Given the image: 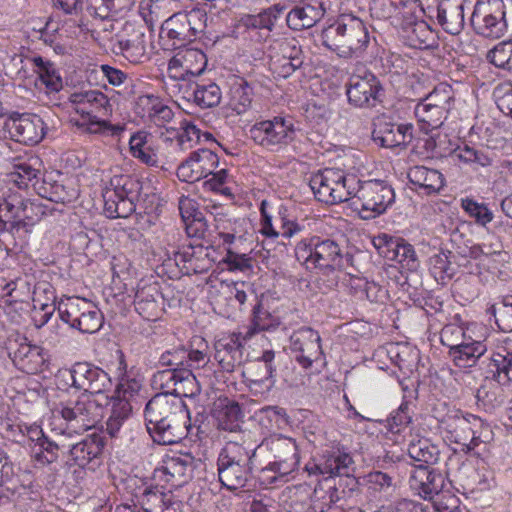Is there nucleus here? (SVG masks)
Returning <instances> with one entry per match:
<instances>
[{
  "instance_id": "nucleus-1",
  "label": "nucleus",
  "mask_w": 512,
  "mask_h": 512,
  "mask_svg": "<svg viewBox=\"0 0 512 512\" xmlns=\"http://www.w3.org/2000/svg\"><path fill=\"white\" fill-rule=\"evenodd\" d=\"M144 417L147 432L159 445L178 443L187 435L189 412L180 399L156 394L147 402Z\"/></svg>"
},
{
  "instance_id": "nucleus-2",
  "label": "nucleus",
  "mask_w": 512,
  "mask_h": 512,
  "mask_svg": "<svg viewBox=\"0 0 512 512\" xmlns=\"http://www.w3.org/2000/svg\"><path fill=\"white\" fill-rule=\"evenodd\" d=\"M322 44L345 59L362 57L370 43L367 24L352 14H341L323 29Z\"/></svg>"
},
{
  "instance_id": "nucleus-3",
  "label": "nucleus",
  "mask_w": 512,
  "mask_h": 512,
  "mask_svg": "<svg viewBox=\"0 0 512 512\" xmlns=\"http://www.w3.org/2000/svg\"><path fill=\"white\" fill-rule=\"evenodd\" d=\"M107 397L94 399L91 395H81L77 400L60 402L52 411L53 430L59 434L81 433L92 427L104 416Z\"/></svg>"
},
{
  "instance_id": "nucleus-4",
  "label": "nucleus",
  "mask_w": 512,
  "mask_h": 512,
  "mask_svg": "<svg viewBox=\"0 0 512 512\" xmlns=\"http://www.w3.org/2000/svg\"><path fill=\"white\" fill-rule=\"evenodd\" d=\"M253 449L256 454H263L266 461L258 476L263 485L273 484L279 477L293 472L299 464L298 446L291 437L272 435Z\"/></svg>"
},
{
  "instance_id": "nucleus-5",
  "label": "nucleus",
  "mask_w": 512,
  "mask_h": 512,
  "mask_svg": "<svg viewBox=\"0 0 512 512\" xmlns=\"http://www.w3.org/2000/svg\"><path fill=\"white\" fill-rule=\"evenodd\" d=\"M256 450L244 443L228 441L221 449L217 458L218 480L230 491L248 486L252 480L253 458Z\"/></svg>"
},
{
  "instance_id": "nucleus-6",
  "label": "nucleus",
  "mask_w": 512,
  "mask_h": 512,
  "mask_svg": "<svg viewBox=\"0 0 512 512\" xmlns=\"http://www.w3.org/2000/svg\"><path fill=\"white\" fill-rule=\"evenodd\" d=\"M295 256L308 268H318L324 272L347 270L354 266L351 253L344 251L336 241L317 236L301 240L295 247Z\"/></svg>"
},
{
  "instance_id": "nucleus-7",
  "label": "nucleus",
  "mask_w": 512,
  "mask_h": 512,
  "mask_svg": "<svg viewBox=\"0 0 512 512\" xmlns=\"http://www.w3.org/2000/svg\"><path fill=\"white\" fill-rule=\"evenodd\" d=\"M142 182L131 175H114L103 190L104 212L109 218H127L136 211Z\"/></svg>"
},
{
  "instance_id": "nucleus-8",
  "label": "nucleus",
  "mask_w": 512,
  "mask_h": 512,
  "mask_svg": "<svg viewBox=\"0 0 512 512\" xmlns=\"http://www.w3.org/2000/svg\"><path fill=\"white\" fill-rule=\"evenodd\" d=\"M357 179L353 174L327 168L311 178L310 187L319 201L337 204L353 199Z\"/></svg>"
},
{
  "instance_id": "nucleus-9",
  "label": "nucleus",
  "mask_w": 512,
  "mask_h": 512,
  "mask_svg": "<svg viewBox=\"0 0 512 512\" xmlns=\"http://www.w3.org/2000/svg\"><path fill=\"white\" fill-rule=\"evenodd\" d=\"M60 319L82 333H95L103 323L101 311L91 301L80 297L61 300L57 307Z\"/></svg>"
},
{
  "instance_id": "nucleus-10",
  "label": "nucleus",
  "mask_w": 512,
  "mask_h": 512,
  "mask_svg": "<svg viewBox=\"0 0 512 512\" xmlns=\"http://www.w3.org/2000/svg\"><path fill=\"white\" fill-rule=\"evenodd\" d=\"M474 31L485 38L498 39L507 32L503 0H477L470 18Z\"/></svg>"
},
{
  "instance_id": "nucleus-11",
  "label": "nucleus",
  "mask_w": 512,
  "mask_h": 512,
  "mask_svg": "<svg viewBox=\"0 0 512 512\" xmlns=\"http://www.w3.org/2000/svg\"><path fill=\"white\" fill-rule=\"evenodd\" d=\"M353 205L360 203L362 218L370 219L384 213L394 202L395 193L392 187L380 180L361 182L357 179V186L353 192Z\"/></svg>"
},
{
  "instance_id": "nucleus-12",
  "label": "nucleus",
  "mask_w": 512,
  "mask_h": 512,
  "mask_svg": "<svg viewBox=\"0 0 512 512\" xmlns=\"http://www.w3.org/2000/svg\"><path fill=\"white\" fill-rule=\"evenodd\" d=\"M250 138L259 146L278 151L296 137L294 123L289 118L276 116L271 120L256 122L249 129Z\"/></svg>"
},
{
  "instance_id": "nucleus-13",
  "label": "nucleus",
  "mask_w": 512,
  "mask_h": 512,
  "mask_svg": "<svg viewBox=\"0 0 512 512\" xmlns=\"http://www.w3.org/2000/svg\"><path fill=\"white\" fill-rule=\"evenodd\" d=\"M268 65L275 77L286 79L303 65V52L295 38H281L267 49Z\"/></svg>"
},
{
  "instance_id": "nucleus-14",
  "label": "nucleus",
  "mask_w": 512,
  "mask_h": 512,
  "mask_svg": "<svg viewBox=\"0 0 512 512\" xmlns=\"http://www.w3.org/2000/svg\"><path fill=\"white\" fill-rule=\"evenodd\" d=\"M65 374L71 379L73 387L85 392L83 395H91L98 400L107 397L106 393L113 386L106 371L88 362L75 363Z\"/></svg>"
},
{
  "instance_id": "nucleus-15",
  "label": "nucleus",
  "mask_w": 512,
  "mask_h": 512,
  "mask_svg": "<svg viewBox=\"0 0 512 512\" xmlns=\"http://www.w3.org/2000/svg\"><path fill=\"white\" fill-rule=\"evenodd\" d=\"M382 85L370 71L350 76L346 84V94L351 105L358 108L375 107L381 100Z\"/></svg>"
},
{
  "instance_id": "nucleus-16",
  "label": "nucleus",
  "mask_w": 512,
  "mask_h": 512,
  "mask_svg": "<svg viewBox=\"0 0 512 512\" xmlns=\"http://www.w3.org/2000/svg\"><path fill=\"white\" fill-rule=\"evenodd\" d=\"M290 349L296 354L297 363L304 369L311 368L313 363L319 361L325 364L321 337L310 327H301L291 334Z\"/></svg>"
},
{
  "instance_id": "nucleus-17",
  "label": "nucleus",
  "mask_w": 512,
  "mask_h": 512,
  "mask_svg": "<svg viewBox=\"0 0 512 512\" xmlns=\"http://www.w3.org/2000/svg\"><path fill=\"white\" fill-rule=\"evenodd\" d=\"M372 244L379 255L387 260L396 261L403 268L414 271L419 266L414 247L403 238L381 233L372 239Z\"/></svg>"
},
{
  "instance_id": "nucleus-18",
  "label": "nucleus",
  "mask_w": 512,
  "mask_h": 512,
  "mask_svg": "<svg viewBox=\"0 0 512 512\" xmlns=\"http://www.w3.org/2000/svg\"><path fill=\"white\" fill-rule=\"evenodd\" d=\"M4 128L9 137L21 144H38L45 135V124L36 114H13L6 119Z\"/></svg>"
},
{
  "instance_id": "nucleus-19",
  "label": "nucleus",
  "mask_w": 512,
  "mask_h": 512,
  "mask_svg": "<svg viewBox=\"0 0 512 512\" xmlns=\"http://www.w3.org/2000/svg\"><path fill=\"white\" fill-rule=\"evenodd\" d=\"M20 234L30 233L31 227L44 215V209L18 192H10L2 199Z\"/></svg>"
},
{
  "instance_id": "nucleus-20",
  "label": "nucleus",
  "mask_w": 512,
  "mask_h": 512,
  "mask_svg": "<svg viewBox=\"0 0 512 512\" xmlns=\"http://www.w3.org/2000/svg\"><path fill=\"white\" fill-rule=\"evenodd\" d=\"M219 157L210 149H198L190 153L189 157L177 168V177L180 181L193 183L207 178L218 167Z\"/></svg>"
},
{
  "instance_id": "nucleus-21",
  "label": "nucleus",
  "mask_w": 512,
  "mask_h": 512,
  "mask_svg": "<svg viewBox=\"0 0 512 512\" xmlns=\"http://www.w3.org/2000/svg\"><path fill=\"white\" fill-rule=\"evenodd\" d=\"M104 439L101 435L93 433L80 441L69 445L67 463L70 466L90 468L94 470L101 460L104 449Z\"/></svg>"
},
{
  "instance_id": "nucleus-22",
  "label": "nucleus",
  "mask_w": 512,
  "mask_h": 512,
  "mask_svg": "<svg viewBox=\"0 0 512 512\" xmlns=\"http://www.w3.org/2000/svg\"><path fill=\"white\" fill-rule=\"evenodd\" d=\"M214 211V231L227 248L231 247L236 241H244L249 229V222L245 218L230 217L220 206H212Z\"/></svg>"
},
{
  "instance_id": "nucleus-23",
  "label": "nucleus",
  "mask_w": 512,
  "mask_h": 512,
  "mask_svg": "<svg viewBox=\"0 0 512 512\" xmlns=\"http://www.w3.org/2000/svg\"><path fill=\"white\" fill-rule=\"evenodd\" d=\"M411 123H391L380 121L372 132L373 140L382 147H406L414 137Z\"/></svg>"
},
{
  "instance_id": "nucleus-24",
  "label": "nucleus",
  "mask_w": 512,
  "mask_h": 512,
  "mask_svg": "<svg viewBox=\"0 0 512 512\" xmlns=\"http://www.w3.org/2000/svg\"><path fill=\"white\" fill-rule=\"evenodd\" d=\"M241 339L236 335H227L215 342L214 359L222 372L232 373L243 362V347Z\"/></svg>"
},
{
  "instance_id": "nucleus-25",
  "label": "nucleus",
  "mask_w": 512,
  "mask_h": 512,
  "mask_svg": "<svg viewBox=\"0 0 512 512\" xmlns=\"http://www.w3.org/2000/svg\"><path fill=\"white\" fill-rule=\"evenodd\" d=\"M163 304V296L157 283H139L134 296L135 310L144 319L156 320L159 318Z\"/></svg>"
},
{
  "instance_id": "nucleus-26",
  "label": "nucleus",
  "mask_w": 512,
  "mask_h": 512,
  "mask_svg": "<svg viewBox=\"0 0 512 512\" xmlns=\"http://www.w3.org/2000/svg\"><path fill=\"white\" fill-rule=\"evenodd\" d=\"M430 465L419 464L412 471L409 484L425 499H433L444 487V477L441 473L430 470Z\"/></svg>"
},
{
  "instance_id": "nucleus-27",
  "label": "nucleus",
  "mask_w": 512,
  "mask_h": 512,
  "mask_svg": "<svg viewBox=\"0 0 512 512\" xmlns=\"http://www.w3.org/2000/svg\"><path fill=\"white\" fill-rule=\"evenodd\" d=\"M467 0H441L437 7V20L449 34L458 35L465 25Z\"/></svg>"
},
{
  "instance_id": "nucleus-28",
  "label": "nucleus",
  "mask_w": 512,
  "mask_h": 512,
  "mask_svg": "<svg viewBox=\"0 0 512 512\" xmlns=\"http://www.w3.org/2000/svg\"><path fill=\"white\" fill-rule=\"evenodd\" d=\"M70 102L74 105V110L79 115L89 116L85 105L88 104L92 108L90 112L99 117H108L112 115V105L108 97L99 90H88L76 92L70 96Z\"/></svg>"
},
{
  "instance_id": "nucleus-29",
  "label": "nucleus",
  "mask_w": 512,
  "mask_h": 512,
  "mask_svg": "<svg viewBox=\"0 0 512 512\" xmlns=\"http://www.w3.org/2000/svg\"><path fill=\"white\" fill-rule=\"evenodd\" d=\"M264 202L261 206V233L270 238H277L282 236L284 238H292L300 234L304 230V225L300 224L293 216H291L287 208L281 206L278 212V219L280 221L281 231H277L272 224V217L267 214L264 209Z\"/></svg>"
},
{
  "instance_id": "nucleus-30",
  "label": "nucleus",
  "mask_w": 512,
  "mask_h": 512,
  "mask_svg": "<svg viewBox=\"0 0 512 512\" xmlns=\"http://www.w3.org/2000/svg\"><path fill=\"white\" fill-rule=\"evenodd\" d=\"M275 356L274 350H264L248 364L243 372L244 376L252 383L265 384L266 388H271L275 383Z\"/></svg>"
},
{
  "instance_id": "nucleus-31",
  "label": "nucleus",
  "mask_w": 512,
  "mask_h": 512,
  "mask_svg": "<svg viewBox=\"0 0 512 512\" xmlns=\"http://www.w3.org/2000/svg\"><path fill=\"white\" fill-rule=\"evenodd\" d=\"M41 160L37 156L18 158L13 163V170L10 172L11 181L19 189L30 187L35 191V186L40 184Z\"/></svg>"
},
{
  "instance_id": "nucleus-32",
  "label": "nucleus",
  "mask_w": 512,
  "mask_h": 512,
  "mask_svg": "<svg viewBox=\"0 0 512 512\" xmlns=\"http://www.w3.org/2000/svg\"><path fill=\"white\" fill-rule=\"evenodd\" d=\"M325 14L323 4L318 0L295 6L286 16V22L292 30L300 31L313 27Z\"/></svg>"
},
{
  "instance_id": "nucleus-33",
  "label": "nucleus",
  "mask_w": 512,
  "mask_h": 512,
  "mask_svg": "<svg viewBox=\"0 0 512 512\" xmlns=\"http://www.w3.org/2000/svg\"><path fill=\"white\" fill-rule=\"evenodd\" d=\"M352 465L351 455L342 447L336 446L324 451L317 467L321 474L331 477L348 476L353 471Z\"/></svg>"
},
{
  "instance_id": "nucleus-34",
  "label": "nucleus",
  "mask_w": 512,
  "mask_h": 512,
  "mask_svg": "<svg viewBox=\"0 0 512 512\" xmlns=\"http://www.w3.org/2000/svg\"><path fill=\"white\" fill-rule=\"evenodd\" d=\"M407 176L426 195L438 193L445 185V178L440 171L425 166L411 167Z\"/></svg>"
},
{
  "instance_id": "nucleus-35",
  "label": "nucleus",
  "mask_w": 512,
  "mask_h": 512,
  "mask_svg": "<svg viewBox=\"0 0 512 512\" xmlns=\"http://www.w3.org/2000/svg\"><path fill=\"white\" fill-rule=\"evenodd\" d=\"M451 157L463 164L478 168L491 166L495 153L489 147L463 143L452 151Z\"/></svg>"
},
{
  "instance_id": "nucleus-36",
  "label": "nucleus",
  "mask_w": 512,
  "mask_h": 512,
  "mask_svg": "<svg viewBox=\"0 0 512 512\" xmlns=\"http://www.w3.org/2000/svg\"><path fill=\"white\" fill-rule=\"evenodd\" d=\"M443 429L451 441L472 450L470 413L456 412L443 421Z\"/></svg>"
},
{
  "instance_id": "nucleus-37",
  "label": "nucleus",
  "mask_w": 512,
  "mask_h": 512,
  "mask_svg": "<svg viewBox=\"0 0 512 512\" xmlns=\"http://www.w3.org/2000/svg\"><path fill=\"white\" fill-rule=\"evenodd\" d=\"M487 345L483 341L463 340L459 345L449 351L455 366L459 368L474 367L478 360L487 352Z\"/></svg>"
},
{
  "instance_id": "nucleus-38",
  "label": "nucleus",
  "mask_w": 512,
  "mask_h": 512,
  "mask_svg": "<svg viewBox=\"0 0 512 512\" xmlns=\"http://www.w3.org/2000/svg\"><path fill=\"white\" fill-rule=\"evenodd\" d=\"M108 403L105 410L109 409L110 414L106 421V430L111 437H116L124 422L129 419L132 414V406L127 398L121 396H108Z\"/></svg>"
},
{
  "instance_id": "nucleus-39",
  "label": "nucleus",
  "mask_w": 512,
  "mask_h": 512,
  "mask_svg": "<svg viewBox=\"0 0 512 512\" xmlns=\"http://www.w3.org/2000/svg\"><path fill=\"white\" fill-rule=\"evenodd\" d=\"M207 350L208 345L204 339H199L196 348H185L186 359L184 360V367L192 372L197 371L199 377L210 379L212 376H217L213 370V364L210 362Z\"/></svg>"
},
{
  "instance_id": "nucleus-40",
  "label": "nucleus",
  "mask_w": 512,
  "mask_h": 512,
  "mask_svg": "<svg viewBox=\"0 0 512 512\" xmlns=\"http://www.w3.org/2000/svg\"><path fill=\"white\" fill-rule=\"evenodd\" d=\"M214 416L217 423V428L222 431L230 433L241 432L243 423V414L241 407L234 401H226L215 409Z\"/></svg>"
},
{
  "instance_id": "nucleus-41",
  "label": "nucleus",
  "mask_w": 512,
  "mask_h": 512,
  "mask_svg": "<svg viewBox=\"0 0 512 512\" xmlns=\"http://www.w3.org/2000/svg\"><path fill=\"white\" fill-rule=\"evenodd\" d=\"M10 355L14 365L28 374L38 372L44 361L41 349L26 342L19 344Z\"/></svg>"
},
{
  "instance_id": "nucleus-42",
  "label": "nucleus",
  "mask_w": 512,
  "mask_h": 512,
  "mask_svg": "<svg viewBox=\"0 0 512 512\" xmlns=\"http://www.w3.org/2000/svg\"><path fill=\"white\" fill-rule=\"evenodd\" d=\"M195 465L191 455H179L169 457L164 461L163 471L171 480H175V485L180 486L187 482L193 475Z\"/></svg>"
},
{
  "instance_id": "nucleus-43",
  "label": "nucleus",
  "mask_w": 512,
  "mask_h": 512,
  "mask_svg": "<svg viewBox=\"0 0 512 512\" xmlns=\"http://www.w3.org/2000/svg\"><path fill=\"white\" fill-rule=\"evenodd\" d=\"M33 66L34 71L38 74V82L44 85L47 92H58L63 87L62 78L57 72L53 63L44 60L40 56L27 59Z\"/></svg>"
},
{
  "instance_id": "nucleus-44",
  "label": "nucleus",
  "mask_w": 512,
  "mask_h": 512,
  "mask_svg": "<svg viewBox=\"0 0 512 512\" xmlns=\"http://www.w3.org/2000/svg\"><path fill=\"white\" fill-rule=\"evenodd\" d=\"M173 65L182 68L189 77L201 75L207 66V57L199 49H186L179 51L172 57Z\"/></svg>"
},
{
  "instance_id": "nucleus-45",
  "label": "nucleus",
  "mask_w": 512,
  "mask_h": 512,
  "mask_svg": "<svg viewBox=\"0 0 512 512\" xmlns=\"http://www.w3.org/2000/svg\"><path fill=\"white\" fill-rule=\"evenodd\" d=\"M409 457L423 465H434L438 462L440 450L430 439L425 437L413 438L407 449Z\"/></svg>"
},
{
  "instance_id": "nucleus-46",
  "label": "nucleus",
  "mask_w": 512,
  "mask_h": 512,
  "mask_svg": "<svg viewBox=\"0 0 512 512\" xmlns=\"http://www.w3.org/2000/svg\"><path fill=\"white\" fill-rule=\"evenodd\" d=\"M161 34L173 40V46L181 47L194 41L182 13L168 18L161 27Z\"/></svg>"
},
{
  "instance_id": "nucleus-47",
  "label": "nucleus",
  "mask_w": 512,
  "mask_h": 512,
  "mask_svg": "<svg viewBox=\"0 0 512 512\" xmlns=\"http://www.w3.org/2000/svg\"><path fill=\"white\" fill-rule=\"evenodd\" d=\"M35 192L42 198L63 204L72 202L78 196L76 189L47 179H43L38 186H35Z\"/></svg>"
},
{
  "instance_id": "nucleus-48",
  "label": "nucleus",
  "mask_w": 512,
  "mask_h": 512,
  "mask_svg": "<svg viewBox=\"0 0 512 512\" xmlns=\"http://www.w3.org/2000/svg\"><path fill=\"white\" fill-rule=\"evenodd\" d=\"M414 113L425 133L440 128L448 115L441 107L428 105L422 100L416 105Z\"/></svg>"
},
{
  "instance_id": "nucleus-49",
  "label": "nucleus",
  "mask_w": 512,
  "mask_h": 512,
  "mask_svg": "<svg viewBox=\"0 0 512 512\" xmlns=\"http://www.w3.org/2000/svg\"><path fill=\"white\" fill-rule=\"evenodd\" d=\"M493 379L499 385H506L512 381V351L507 347L500 348L491 356L489 364Z\"/></svg>"
},
{
  "instance_id": "nucleus-50",
  "label": "nucleus",
  "mask_w": 512,
  "mask_h": 512,
  "mask_svg": "<svg viewBox=\"0 0 512 512\" xmlns=\"http://www.w3.org/2000/svg\"><path fill=\"white\" fill-rule=\"evenodd\" d=\"M112 50L133 64L142 63L147 59L144 34H138L132 39H119L113 44Z\"/></svg>"
},
{
  "instance_id": "nucleus-51",
  "label": "nucleus",
  "mask_w": 512,
  "mask_h": 512,
  "mask_svg": "<svg viewBox=\"0 0 512 512\" xmlns=\"http://www.w3.org/2000/svg\"><path fill=\"white\" fill-rule=\"evenodd\" d=\"M138 105L143 107L144 113L158 126L171 121L174 115L169 106L163 104L158 97L153 95L140 96Z\"/></svg>"
},
{
  "instance_id": "nucleus-52",
  "label": "nucleus",
  "mask_w": 512,
  "mask_h": 512,
  "mask_svg": "<svg viewBox=\"0 0 512 512\" xmlns=\"http://www.w3.org/2000/svg\"><path fill=\"white\" fill-rule=\"evenodd\" d=\"M222 98V92L220 87L214 83H197L193 92L189 96V100H192L200 108H211L217 106Z\"/></svg>"
},
{
  "instance_id": "nucleus-53",
  "label": "nucleus",
  "mask_w": 512,
  "mask_h": 512,
  "mask_svg": "<svg viewBox=\"0 0 512 512\" xmlns=\"http://www.w3.org/2000/svg\"><path fill=\"white\" fill-rule=\"evenodd\" d=\"M149 134L145 131L134 133L129 140V150L131 155L148 166H157V157L148 146Z\"/></svg>"
},
{
  "instance_id": "nucleus-54",
  "label": "nucleus",
  "mask_w": 512,
  "mask_h": 512,
  "mask_svg": "<svg viewBox=\"0 0 512 512\" xmlns=\"http://www.w3.org/2000/svg\"><path fill=\"white\" fill-rule=\"evenodd\" d=\"M253 100V88L244 80L234 83L230 90L229 107L238 115L246 113Z\"/></svg>"
},
{
  "instance_id": "nucleus-55",
  "label": "nucleus",
  "mask_w": 512,
  "mask_h": 512,
  "mask_svg": "<svg viewBox=\"0 0 512 512\" xmlns=\"http://www.w3.org/2000/svg\"><path fill=\"white\" fill-rule=\"evenodd\" d=\"M72 121L76 127L89 134L116 136L123 131L122 126L112 125L109 121L102 119L99 116L76 119Z\"/></svg>"
},
{
  "instance_id": "nucleus-56",
  "label": "nucleus",
  "mask_w": 512,
  "mask_h": 512,
  "mask_svg": "<svg viewBox=\"0 0 512 512\" xmlns=\"http://www.w3.org/2000/svg\"><path fill=\"white\" fill-rule=\"evenodd\" d=\"M198 377V374H195L191 370L182 367L180 369L177 386L174 388V394L172 398H191L198 395L201 391V387L197 379Z\"/></svg>"
},
{
  "instance_id": "nucleus-57",
  "label": "nucleus",
  "mask_w": 512,
  "mask_h": 512,
  "mask_svg": "<svg viewBox=\"0 0 512 512\" xmlns=\"http://www.w3.org/2000/svg\"><path fill=\"white\" fill-rule=\"evenodd\" d=\"M482 246L484 250L483 265H487L489 270H499L501 266L508 262L509 254L504 250L498 239L483 242Z\"/></svg>"
},
{
  "instance_id": "nucleus-58",
  "label": "nucleus",
  "mask_w": 512,
  "mask_h": 512,
  "mask_svg": "<svg viewBox=\"0 0 512 512\" xmlns=\"http://www.w3.org/2000/svg\"><path fill=\"white\" fill-rule=\"evenodd\" d=\"M478 405H482L485 410H493L504 403V397L500 393V388L492 381H485L476 392Z\"/></svg>"
},
{
  "instance_id": "nucleus-59",
  "label": "nucleus",
  "mask_w": 512,
  "mask_h": 512,
  "mask_svg": "<svg viewBox=\"0 0 512 512\" xmlns=\"http://www.w3.org/2000/svg\"><path fill=\"white\" fill-rule=\"evenodd\" d=\"M487 60L497 68L512 71V40L496 44L488 51Z\"/></svg>"
},
{
  "instance_id": "nucleus-60",
  "label": "nucleus",
  "mask_w": 512,
  "mask_h": 512,
  "mask_svg": "<svg viewBox=\"0 0 512 512\" xmlns=\"http://www.w3.org/2000/svg\"><path fill=\"white\" fill-rule=\"evenodd\" d=\"M461 208L480 226H486L493 218V212L485 203H479L472 198L461 199Z\"/></svg>"
},
{
  "instance_id": "nucleus-61",
  "label": "nucleus",
  "mask_w": 512,
  "mask_h": 512,
  "mask_svg": "<svg viewBox=\"0 0 512 512\" xmlns=\"http://www.w3.org/2000/svg\"><path fill=\"white\" fill-rule=\"evenodd\" d=\"M429 267L432 276L437 281L444 282L446 279H451L454 274V269L451 266L448 254L444 252L431 256L429 259Z\"/></svg>"
},
{
  "instance_id": "nucleus-62",
  "label": "nucleus",
  "mask_w": 512,
  "mask_h": 512,
  "mask_svg": "<svg viewBox=\"0 0 512 512\" xmlns=\"http://www.w3.org/2000/svg\"><path fill=\"white\" fill-rule=\"evenodd\" d=\"M453 90L450 85L440 84L434 88L422 101L435 107H441L449 113L453 103Z\"/></svg>"
},
{
  "instance_id": "nucleus-63",
  "label": "nucleus",
  "mask_w": 512,
  "mask_h": 512,
  "mask_svg": "<svg viewBox=\"0 0 512 512\" xmlns=\"http://www.w3.org/2000/svg\"><path fill=\"white\" fill-rule=\"evenodd\" d=\"M181 368H169L158 371L153 376V385L162 390L160 394L173 397Z\"/></svg>"
},
{
  "instance_id": "nucleus-64",
  "label": "nucleus",
  "mask_w": 512,
  "mask_h": 512,
  "mask_svg": "<svg viewBox=\"0 0 512 512\" xmlns=\"http://www.w3.org/2000/svg\"><path fill=\"white\" fill-rule=\"evenodd\" d=\"M492 309L498 327L504 332H512V296L504 298Z\"/></svg>"
}]
</instances>
